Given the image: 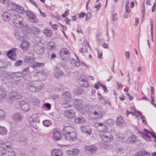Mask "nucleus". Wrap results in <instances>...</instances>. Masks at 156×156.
Here are the masks:
<instances>
[{"label":"nucleus","instance_id":"ea45409f","mask_svg":"<svg viewBox=\"0 0 156 156\" xmlns=\"http://www.w3.org/2000/svg\"><path fill=\"white\" fill-rule=\"evenodd\" d=\"M7 132V129L5 127L0 125V134L3 136L5 135L6 134Z\"/></svg>","mask_w":156,"mask_h":156},{"label":"nucleus","instance_id":"b1692460","mask_svg":"<svg viewBox=\"0 0 156 156\" xmlns=\"http://www.w3.org/2000/svg\"><path fill=\"white\" fill-rule=\"evenodd\" d=\"M62 152L60 149H55L51 151V156H62Z\"/></svg>","mask_w":156,"mask_h":156},{"label":"nucleus","instance_id":"4be33fe9","mask_svg":"<svg viewBox=\"0 0 156 156\" xmlns=\"http://www.w3.org/2000/svg\"><path fill=\"white\" fill-rule=\"evenodd\" d=\"M38 44L35 46L34 49L37 53L39 54L42 53L44 51L43 45L41 44Z\"/></svg>","mask_w":156,"mask_h":156},{"label":"nucleus","instance_id":"72a5a7b5","mask_svg":"<svg viewBox=\"0 0 156 156\" xmlns=\"http://www.w3.org/2000/svg\"><path fill=\"white\" fill-rule=\"evenodd\" d=\"M2 156H15V153L12 150L6 151L5 152L2 153Z\"/></svg>","mask_w":156,"mask_h":156},{"label":"nucleus","instance_id":"393cba45","mask_svg":"<svg viewBox=\"0 0 156 156\" xmlns=\"http://www.w3.org/2000/svg\"><path fill=\"white\" fill-rule=\"evenodd\" d=\"M93 109V108L91 105L88 104H86L83 108L84 114L85 112L91 114Z\"/></svg>","mask_w":156,"mask_h":156},{"label":"nucleus","instance_id":"dca6fc26","mask_svg":"<svg viewBox=\"0 0 156 156\" xmlns=\"http://www.w3.org/2000/svg\"><path fill=\"white\" fill-rule=\"evenodd\" d=\"M19 105L21 109L24 111L27 112L29 110V105L27 102L23 101H21L20 102Z\"/></svg>","mask_w":156,"mask_h":156},{"label":"nucleus","instance_id":"58836bf2","mask_svg":"<svg viewBox=\"0 0 156 156\" xmlns=\"http://www.w3.org/2000/svg\"><path fill=\"white\" fill-rule=\"evenodd\" d=\"M124 121L122 117L120 116L118 117L116 120V124L118 125L121 126L124 123Z\"/></svg>","mask_w":156,"mask_h":156},{"label":"nucleus","instance_id":"4c0bfd02","mask_svg":"<svg viewBox=\"0 0 156 156\" xmlns=\"http://www.w3.org/2000/svg\"><path fill=\"white\" fill-rule=\"evenodd\" d=\"M76 58L78 59V61H75L74 59L72 58L71 60L70 61V63L73 65V66H74V65L75 67H79L80 65V62L79 61V60L78 59V58L76 56V55H75Z\"/></svg>","mask_w":156,"mask_h":156},{"label":"nucleus","instance_id":"3c124183","mask_svg":"<svg viewBox=\"0 0 156 156\" xmlns=\"http://www.w3.org/2000/svg\"><path fill=\"white\" fill-rule=\"evenodd\" d=\"M142 11V17L144 18V15H145V2H144V1L142 3V7L141 8Z\"/></svg>","mask_w":156,"mask_h":156},{"label":"nucleus","instance_id":"79ce46f5","mask_svg":"<svg viewBox=\"0 0 156 156\" xmlns=\"http://www.w3.org/2000/svg\"><path fill=\"white\" fill-rule=\"evenodd\" d=\"M44 63L36 62L31 65V67L33 68H35L37 67L43 66L44 65Z\"/></svg>","mask_w":156,"mask_h":156},{"label":"nucleus","instance_id":"e433bc0d","mask_svg":"<svg viewBox=\"0 0 156 156\" xmlns=\"http://www.w3.org/2000/svg\"><path fill=\"white\" fill-rule=\"evenodd\" d=\"M136 140V136L134 135H132L127 138L126 140V142L128 143H132L135 142Z\"/></svg>","mask_w":156,"mask_h":156},{"label":"nucleus","instance_id":"39448f33","mask_svg":"<svg viewBox=\"0 0 156 156\" xmlns=\"http://www.w3.org/2000/svg\"><path fill=\"white\" fill-rule=\"evenodd\" d=\"M21 98V96L20 93L13 91L9 93L8 101L9 103H12L15 101L20 99Z\"/></svg>","mask_w":156,"mask_h":156},{"label":"nucleus","instance_id":"473e14b6","mask_svg":"<svg viewBox=\"0 0 156 156\" xmlns=\"http://www.w3.org/2000/svg\"><path fill=\"white\" fill-rule=\"evenodd\" d=\"M24 32H26L27 34H30L34 35H36L39 33V30H24Z\"/></svg>","mask_w":156,"mask_h":156},{"label":"nucleus","instance_id":"37998d69","mask_svg":"<svg viewBox=\"0 0 156 156\" xmlns=\"http://www.w3.org/2000/svg\"><path fill=\"white\" fill-rule=\"evenodd\" d=\"M5 68V62L2 61H0V71H3Z\"/></svg>","mask_w":156,"mask_h":156},{"label":"nucleus","instance_id":"680f3d73","mask_svg":"<svg viewBox=\"0 0 156 156\" xmlns=\"http://www.w3.org/2000/svg\"><path fill=\"white\" fill-rule=\"evenodd\" d=\"M13 76L15 77H20L22 76V74L20 73H14Z\"/></svg>","mask_w":156,"mask_h":156},{"label":"nucleus","instance_id":"bb28decb","mask_svg":"<svg viewBox=\"0 0 156 156\" xmlns=\"http://www.w3.org/2000/svg\"><path fill=\"white\" fill-rule=\"evenodd\" d=\"M62 98L63 101H70L71 94L68 92H65L62 94Z\"/></svg>","mask_w":156,"mask_h":156},{"label":"nucleus","instance_id":"2f4dec72","mask_svg":"<svg viewBox=\"0 0 156 156\" xmlns=\"http://www.w3.org/2000/svg\"><path fill=\"white\" fill-rule=\"evenodd\" d=\"M20 47L24 51L27 50L29 48V43L26 41H23L20 44Z\"/></svg>","mask_w":156,"mask_h":156},{"label":"nucleus","instance_id":"4d7b16f0","mask_svg":"<svg viewBox=\"0 0 156 156\" xmlns=\"http://www.w3.org/2000/svg\"><path fill=\"white\" fill-rule=\"evenodd\" d=\"M112 35L113 37L114 36L115 34L114 33L113 30H108L107 31L106 35L108 37L109 34Z\"/></svg>","mask_w":156,"mask_h":156},{"label":"nucleus","instance_id":"f03ea898","mask_svg":"<svg viewBox=\"0 0 156 156\" xmlns=\"http://www.w3.org/2000/svg\"><path fill=\"white\" fill-rule=\"evenodd\" d=\"M13 20L12 22L14 26L22 29H28L29 26L24 21L23 18L19 14L14 13L13 16Z\"/></svg>","mask_w":156,"mask_h":156},{"label":"nucleus","instance_id":"338daca9","mask_svg":"<svg viewBox=\"0 0 156 156\" xmlns=\"http://www.w3.org/2000/svg\"><path fill=\"white\" fill-rule=\"evenodd\" d=\"M29 72V67H27L24 68L23 71V72L25 73V74Z\"/></svg>","mask_w":156,"mask_h":156},{"label":"nucleus","instance_id":"9b49d317","mask_svg":"<svg viewBox=\"0 0 156 156\" xmlns=\"http://www.w3.org/2000/svg\"><path fill=\"white\" fill-rule=\"evenodd\" d=\"M34 114H33L30 117L29 119V122L30 125L33 126H35L37 123H39L40 120L38 117H35Z\"/></svg>","mask_w":156,"mask_h":156},{"label":"nucleus","instance_id":"6e6d98bb","mask_svg":"<svg viewBox=\"0 0 156 156\" xmlns=\"http://www.w3.org/2000/svg\"><path fill=\"white\" fill-rule=\"evenodd\" d=\"M75 93L77 94H82L83 90L80 87L77 88L75 90Z\"/></svg>","mask_w":156,"mask_h":156},{"label":"nucleus","instance_id":"6e6552de","mask_svg":"<svg viewBox=\"0 0 156 156\" xmlns=\"http://www.w3.org/2000/svg\"><path fill=\"white\" fill-rule=\"evenodd\" d=\"M26 15L30 22L33 23L37 22L38 19L36 15L33 12L30 11H27L26 12Z\"/></svg>","mask_w":156,"mask_h":156},{"label":"nucleus","instance_id":"7c9ffc66","mask_svg":"<svg viewBox=\"0 0 156 156\" xmlns=\"http://www.w3.org/2000/svg\"><path fill=\"white\" fill-rule=\"evenodd\" d=\"M34 83L36 91H38L42 89L44 87V84L40 82L34 81Z\"/></svg>","mask_w":156,"mask_h":156},{"label":"nucleus","instance_id":"c756f323","mask_svg":"<svg viewBox=\"0 0 156 156\" xmlns=\"http://www.w3.org/2000/svg\"><path fill=\"white\" fill-rule=\"evenodd\" d=\"M61 134L59 132L55 130H53V137L55 140H59L61 137Z\"/></svg>","mask_w":156,"mask_h":156},{"label":"nucleus","instance_id":"f8f14e48","mask_svg":"<svg viewBox=\"0 0 156 156\" xmlns=\"http://www.w3.org/2000/svg\"><path fill=\"white\" fill-rule=\"evenodd\" d=\"M64 72L58 67H56L54 71V76L56 79H58L64 75Z\"/></svg>","mask_w":156,"mask_h":156},{"label":"nucleus","instance_id":"9d476101","mask_svg":"<svg viewBox=\"0 0 156 156\" xmlns=\"http://www.w3.org/2000/svg\"><path fill=\"white\" fill-rule=\"evenodd\" d=\"M64 115L67 119H69L75 117V114L73 109L65 110L64 112Z\"/></svg>","mask_w":156,"mask_h":156},{"label":"nucleus","instance_id":"5fc2aeb1","mask_svg":"<svg viewBox=\"0 0 156 156\" xmlns=\"http://www.w3.org/2000/svg\"><path fill=\"white\" fill-rule=\"evenodd\" d=\"M105 123L109 125H112L114 123V120L112 119H108L106 120Z\"/></svg>","mask_w":156,"mask_h":156},{"label":"nucleus","instance_id":"7ed1b4c3","mask_svg":"<svg viewBox=\"0 0 156 156\" xmlns=\"http://www.w3.org/2000/svg\"><path fill=\"white\" fill-rule=\"evenodd\" d=\"M7 8L9 10H12L14 11L15 13H17L19 14H23L26 13V11L24 8L19 5L12 2L9 3L7 5Z\"/></svg>","mask_w":156,"mask_h":156},{"label":"nucleus","instance_id":"f704fd0d","mask_svg":"<svg viewBox=\"0 0 156 156\" xmlns=\"http://www.w3.org/2000/svg\"><path fill=\"white\" fill-rule=\"evenodd\" d=\"M19 140L20 142L23 145H26L28 143V139L24 136H21L20 137Z\"/></svg>","mask_w":156,"mask_h":156},{"label":"nucleus","instance_id":"20e7f679","mask_svg":"<svg viewBox=\"0 0 156 156\" xmlns=\"http://www.w3.org/2000/svg\"><path fill=\"white\" fill-rule=\"evenodd\" d=\"M91 114L94 115L95 117L100 119L103 116L104 113L101 107L97 105L93 107Z\"/></svg>","mask_w":156,"mask_h":156},{"label":"nucleus","instance_id":"603ef678","mask_svg":"<svg viewBox=\"0 0 156 156\" xmlns=\"http://www.w3.org/2000/svg\"><path fill=\"white\" fill-rule=\"evenodd\" d=\"M44 33L46 36L48 37H50L52 34L51 30H44Z\"/></svg>","mask_w":156,"mask_h":156},{"label":"nucleus","instance_id":"8fccbe9b","mask_svg":"<svg viewBox=\"0 0 156 156\" xmlns=\"http://www.w3.org/2000/svg\"><path fill=\"white\" fill-rule=\"evenodd\" d=\"M118 18V14L117 13H113L111 16V19L113 21H116Z\"/></svg>","mask_w":156,"mask_h":156},{"label":"nucleus","instance_id":"c85d7f7f","mask_svg":"<svg viewBox=\"0 0 156 156\" xmlns=\"http://www.w3.org/2000/svg\"><path fill=\"white\" fill-rule=\"evenodd\" d=\"M69 54V50L66 48H62L60 51V56L62 59H63L65 55Z\"/></svg>","mask_w":156,"mask_h":156},{"label":"nucleus","instance_id":"4468645a","mask_svg":"<svg viewBox=\"0 0 156 156\" xmlns=\"http://www.w3.org/2000/svg\"><path fill=\"white\" fill-rule=\"evenodd\" d=\"M12 118L15 122H20L23 120V116L19 112H16L12 115Z\"/></svg>","mask_w":156,"mask_h":156},{"label":"nucleus","instance_id":"1a4fd4ad","mask_svg":"<svg viewBox=\"0 0 156 156\" xmlns=\"http://www.w3.org/2000/svg\"><path fill=\"white\" fill-rule=\"evenodd\" d=\"M65 136L66 140L69 141H75L77 139V134L76 132L73 131Z\"/></svg>","mask_w":156,"mask_h":156},{"label":"nucleus","instance_id":"09e8293b","mask_svg":"<svg viewBox=\"0 0 156 156\" xmlns=\"http://www.w3.org/2000/svg\"><path fill=\"white\" fill-rule=\"evenodd\" d=\"M55 47V44L52 42L48 43L47 44V48L49 49H52Z\"/></svg>","mask_w":156,"mask_h":156},{"label":"nucleus","instance_id":"6ab92c4d","mask_svg":"<svg viewBox=\"0 0 156 156\" xmlns=\"http://www.w3.org/2000/svg\"><path fill=\"white\" fill-rule=\"evenodd\" d=\"M85 150L93 154L94 153L97 149V147L94 145H87L85 147Z\"/></svg>","mask_w":156,"mask_h":156},{"label":"nucleus","instance_id":"ddd939ff","mask_svg":"<svg viewBox=\"0 0 156 156\" xmlns=\"http://www.w3.org/2000/svg\"><path fill=\"white\" fill-rule=\"evenodd\" d=\"M16 50V48H13L9 50L7 52V55L12 61L15 60L16 58V55L15 52Z\"/></svg>","mask_w":156,"mask_h":156},{"label":"nucleus","instance_id":"13d9d810","mask_svg":"<svg viewBox=\"0 0 156 156\" xmlns=\"http://www.w3.org/2000/svg\"><path fill=\"white\" fill-rule=\"evenodd\" d=\"M69 15V10L68 9H67L65 12V13L62 15V16L63 18H65L67 16Z\"/></svg>","mask_w":156,"mask_h":156},{"label":"nucleus","instance_id":"5701e85b","mask_svg":"<svg viewBox=\"0 0 156 156\" xmlns=\"http://www.w3.org/2000/svg\"><path fill=\"white\" fill-rule=\"evenodd\" d=\"M80 152V150L78 149H71L70 150H67L66 153L68 155H77Z\"/></svg>","mask_w":156,"mask_h":156},{"label":"nucleus","instance_id":"a878e982","mask_svg":"<svg viewBox=\"0 0 156 156\" xmlns=\"http://www.w3.org/2000/svg\"><path fill=\"white\" fill-rule=\"evenodd\" d=\"M11 146V144L9 142L2 144H0V151H4L5 150H7V148L10 147Z\"/></svg>","mask_w":156,"mask_h":156},{"label":"nucleus","instance_id":"052dcab7","mask_svg":"<svg viewBox=\"0 0 156 156\" xmlns=\"http://www.w3.org/2000/svg\"><path fill=\"white\" fill-rule=\"evenodd\" d=\"M33 101L35 105H37L40 103V100L38 99H34Z\"/></svg>","mask_w":156,"mask_h":156},{"label":"nucleus","instance_id":"c9c22d12","mask_svg":"<svg viewBox=\"0 0 156 156\" xmlns=\"http://www.w3.org/2000/svg\"><path fill=\"white\" fill-rule=\"evenodd\" d=\"M6 93L4 88L0 87V99H2L5 98Z\"/></svg>","mask_w":156,"mask_h":156},{"label":"nucleus","instance_id":"2eb2a0df","mask_svg":"<svg viewBox=\"0 0 156 156\" xmlns=\"http://www.w3.org/2000/svg\"><path fill=\"white\" fill-rule=\"evenodd\" d=\"M144 131L145 132L144 133L142 132H140L139 131L138 132L144 140L147 141H151V137L148 135L149 134V132L148 131H150L146 129H144Z\"/></svg>","mask_w":156,"mask_h":156},{"label":"nucleus","instance_id":"f257e3e1","mask_svg":"<svg viewBox=\"0 0 156 156\" xmlns=\"http://www.w3.org/2000/svg\"><path fill=\"white\" fill-rule=\"evenodd\" d=\"M98 130L101 132L100 136L102 140L105 142H109L112 138L110 133L106 132L105 131L107 129V128L103 123L99 122L95 124Z\"/></svg>","mask_w":156,"mask_h":156},{"label":"nucleus","instance_id":"aec40b11","mask_svg":"<svg viewBox=\"0 0 156 156\" xmlns=\"http://www.w3.org/2000/svg\"><path fill=\"white\" fill-rule=\"evenodd\" d=\"M82 132L87 135H90L91 133V129L89 126H83L81 127Z\"/></svg>","mask_w":156,"mask_h":156},{"label":"nucleus","instance_id":"a211bd4d","mask_svg":"<svg viewBox=\"0 0 156 156\" xmlns=\"http://www.w3.org/2000/svg\"><path fill=\"white\" fill-rule=\"evenodd\" d=\"M24 61L27 63H34L35 61V60L34 58L33 57V54L32 53H28L25 57Z\"/></svg>","mask_w":156,"mask_h":156},{"label":"nucleus","instance_id":"bf43d9fd","mask_svg":"<svg viewBox=\"0 0 156 156\" xmlns=\"http://www.w3.org/2000/svg\"><path fill=\"white\" fill-rule=\"evenodd\" d=\"M101 6V3L99 2L98 5H96L94 6V8L96 9V11H98Z\"/></svg>","mask_w":156,"mask_h":156},{"label":"nucleus","instance_id":"774afa93","mask_svg":"<svg viewBox=\"0 0 156 156\" xmlns=\"http://www.w3.org/2000/svg\"><path fill=\"white\" fill-rule=\"evenodd\" d=\"M143 156H150V154L146 151H143Z\"/></svg>","mask_w":156,"mask_h":156},{"label":"nucleus","instance_id":"423d86ee","mask_svg":"<svg viewBox=\"0 0 156 156\" xmlns=\"http://www.w3.org/2000/svg\"><path fill=\"white\" fill-rule=\"evenodd\" d=\"M14 13H12L9 10L4 12L2 15L3 20L4 21L8 22L10 20L11 18L13 20V16Z\"/></svg>","mask_w":156,"mask_h":156},{"label":"nucleus","instance_id":"69168bd1","mask_svg":"<svg viewBox=\"0 0 156 156\" xmlns=\"http://www.w3.org/2000/svg\"><path fill=\"white\" fill-rule=\"evenodd\" d=\"M143 151H141L136 153L135 154V156H143Z\"/></svg>","mask_w":156,"mask_h":156},{"label":"nucleus","instance_id":"de8ad7c7","mask_svg":"<svg viewBox=\"0 0 156 156\" xmlns=\"http://www.w3.org/2000/svg\"><path fill=\"white\" fill-rule=\"evenodd\" d=\"M136 112L138 114V115L141 118L143 123L144 124H146V119L145 117L141 114L139 111H136Z\"/></svg>","mask_w":156,"mask_h":156},{"label":"nucleus","instance_id":"f3484780","mask_svg":"<svg viewBox=\"0 0 156 156\" xmlns=\"http://www.w3.org/2000/svg\"><path fill=\"white\" fill-rule=\"evenodd\" d=\"M24 30H16L15 33V36L17 39H20L23 38L27 34L26 32H24Z\"/></svg>","mask_w":156,"mask_h":156},{"label":"nucleus","instance_id":"e2e57ef3","mask_svg":"<svg viewBox=\"0 0 156 156\" xmlns=\"http://www.w3.org/2000/svg\"><path fill=\"white\" fill-rule=\"evenodd\" d=\"M86 15V14L83 12H81L80 14H77L79 18H83Z\"/></svg>","mask_w":156,"mask_h":156},{"label":"nucleus","instance_id":"0eeeda50","mask_svg":"<svg viewBox=\"0 0 156 156\" xmlns=\"http://www.w3.org/2000/svg\"><path fill=\"white\" fill-rule=\"evenodd\" d=\"M75 101L76 108L81 113L84 114L83 101L81 99H76L75 100Z\"/></svg>","mask_w":156,"mask_h":156},{"label":"nucleus","instance_id":"a18cd8bd","mask_svg":"<svg viewBox=\"0 0 156 156\" xmlns=\"http://www.w3.org/2000/svg\"><path fill=\"white\" fill-rule=\"evenodd\" d=\"M2 76H4L5 78H7L11 76V74L6 71H3L1 73Z\"/></svg>","mask_w":156,"mask_h":156},{"label":"nucleus","instance_id":"49530a36","mask_svg":"<svg viewBox=\"0 0 156 156\" xmlns=\"http://www.w3.org/2000/svg\"><path fill=\"white\" fill-rule=\"evenodd\" d=\"M43 123L44 126L45 127H48L51 125V123L49 120H45L43 121Z\"/></svg>","mask_w":156,"mask_h":156},{"label":"nucleus","instance_id":"0e129e2a","mask_svg":"<svg viewBox=\"0 0 156 156\" xmlns=\"http://www.w3.org/2000/svg\"><path fill=\"white\" fill-rule=\"evenodd\" d=\"M22 63V61L20 60L18 61L17 62H15V66H18L21 65Z\"/></svg>","mask_w":156,"mask_h":156},{"label":"nucleus","instance_id":"a19ab883","mask_svg":"<svg viewBox=\"0 0 156 156\" xmlns=\"http://www.w3.org/2000/svg\"><path fill=\"white\" fill-rule=\"evenodd\" d=\"M70 101H63L62 103V107L65 108H68L71 107V105L69 104V102Z\"/></svg>","mask_w":156,"mask_h":156},{"label":"nucleus","instance_id":"412c9836","mask_svg":"<svg viewBox=\"0 0 156 156\" xmlns=\"http://www.w3.org/2000/svg\"><path fill=\"white\" fill-rule=\"evenodd\" d=\"M73 128L70 126H66L63 128L62 130V133L65 136L67 134H68L73 131Z\"/></svg>","mask_w":156,"mask_h":156},{"label":"nucleus","instance_id":"cd10ccee","mask_svg":"<svg viewBox=\"0 0 156 156\" xmlns=\"http://www.w3.org/2000/svg\"><path fill=\"white\" fill-rule=\"evenodd\" d=\"M28 89L31 92H35L36 91L34 81L30 82L27 85Z\"/></svg>","mask_w":156,"mask_h":156},{"label":"nucleus","instance_id":"864d4df0","mask_svg":"<svg viewBox=\"0 0 156 156\" xmlns=\"http://www.w3.org/2000/svg\"><path fill=\"white\" fill-rule=\"evenodd\" d=\"M5 117V114L4 111L0 110V120L3 119Z\"/></svg>","mask_w":156,"mask_h":156},{"label":"nucleus","instance_id":"c03bdc74","mask_svg":"<svg viewBox=\"0 0 156 156\" xmlns=\"http://www.w3.org/2000/svg\"><path fill=\"white\" fill-rule=\"evenodd\" d=\"M85 121V119L83 117H78L75 119V121L76 123H80Z\"/></svg>","mask_w":156,"mask_h":156}]
</instances>
